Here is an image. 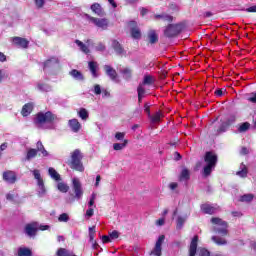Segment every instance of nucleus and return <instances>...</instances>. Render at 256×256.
I'll return each instance as SVG.
<instances>
[{"mask_svg": "<svg viewBox=\"0 0 256 256\" xmlns=\"http://www.w3.org/2000/svg\"><path fill=\"white\" fill-rule=\"evenodd\" d=\"M67 165L70 166V169L73 171H78L79 173H83L85 171V166H83V153L81 150L75 149L70 156V160L67 161Z\"/></svg>", "mask_w": 256, "mask_h": 256, "instance_id": "nucleus-1", "label": "nucleus"}, {"mask_svg": "<svg viewBox=\"0 0 256 256\" xmlns=\"http://www.w3.org/2000/svg\"><path fill=\"white\" fill-rule=\"evenodd\" d=\"M210 223L213 225V231L221 237H227L229 235V222L219 218L212 217Z\"/></svg>", "mask_w": 256, "mask_h": 256, "instance_id": "nucleus-2", "label": "nucleus"}, {"mask_svg": "<svg viewBox=\"0 0 256 256\" xmlns=\"http://www.w3.org/2000/svg\"><path fill=\"white\" fill-rule=\"evenodd\" d=\"M204 161L206 163V166L203 168L202 174L204 177H209V175L213 173V169L217 167V161H218L217 154L211 151L206 152L204 156Z\"/></svg>", "mask_w": 256, "mask_h": 256, "instance_id": "nucleus-3", "label": "nucleus"}, {"mask_svg": "<svg viewBox=\"0 0 256 256\" xmlns=\"http://www.w3.org/2000/svg\"><path fill=\"white\" fill-rule=\"evenodd\" d=\"M57 119V115L53 114L51 111L47 112H38L34 118L35 125H45L47 124H53L55 123V120Z\"/></svg>", "mask_w": 256, "mask_h": 256, "instance_id": "nucleus-4", "label": "nucleus"}, {"mask_svg": "<svg viewBox=\"0 0 256 256\" xmlns=\"http://www.w3.org/2000/svg\"><path fill=\"white\" fill-rule=\"evenodd\" d=\"M72 190L74 194H70V203L79 201L81 197H83V186L81 185V181H79V179L74 178L72 180Z\"/></svg>", "mask_w": 256, "mask_h": 256, "instance_id": "nucleus-5", "label": "nucleus"}, {"mask_svg": "<svg viewBox=\"0 0 256 256\" xmlns=\"http://www.w3.org/2000/svg\"><path fill=\"white\" fill-rule=\"evenodd\" d=\"M85 17L96 27L102 29V31H107V29H109V20L107 18H95L89 14H85Z\"/></svg>", "mask_w": 256, "mask_h": 256, "instance_id": "nucleus-6", "label": "nucleus"}, {"mask_svg": "<svg viewBox=\"0 0 256 256\" xmlns=\"http://www.w3.org/2000/svg\"><path fill=\"white\" fill-rule=\"evenodd\" d=\"M183 31V25L182 24H170L166 27L164 30L165 37H177L179 33Z\"/></svg>", "mask_w": 256, "mask_h": 256, "instance_id": "nucleus-7", "label": "nucleus"}, {"mask_svg": "<svg viewBox=\"0 0 256 256\" xmlns=\"http://www.w3.org/2000/svg\"><path fill=\"white\" fill-rule=\"evenodd\" d=\"M163 243H165V235H160L155 243V246L151 252V255H155V256H161L163 255L162 251V245Z\"/></svg>", "mask_w": 256, "mask_h": 256, "instance_id": "nucleus-8", "label": "nucleus"}, {"mask_svg": "<svg viewBox=\"0 0 256 256\" xmlns=\"http://www.w3.org/2000/svg\"><path fill=\"white\" fill-rule=\"evenodd\" d=\"M2 179L10 185H15V183H17V174L15 173V171L11 170L4 171L2 174Z\"/></svg>", "mask_w": 256, "mask_h": 256, "instance_id": "nucleus-9", "label": "nucleus"}, {"mask_svg": "<svg viewBox=\"0 0 256 256\" xmlns=\"http://www.w3.org/2000/svg\"><path fill=\"white\" fill-rule=\"evenodd\" d=\"M111 47L119 57H125L127 55V51H125V48H123L119 41L112 40Z\"/></svg>", "mask_w": 256, "mask_h": 256, "instance_id": "nucleus-10", "label": "nucleus"}, {"mask_svg": "<svg viewBox=\"0 0 256 256\" xmlns=\"http://www.w3.org/2000/svg\"><path fill=\"white\" fill-rule=\"evenodd\" d=\"M199 245V236L195 235L189 245L188 248V255L189 256H196L197 255V247Z\"/></svg>", "mask_w": 256, "mask_h": 256, "instance_id": "nucleus-11", "label": "nucleus"}, {"mask_svg": "<svg viewBox=\"0 0 256 256\" xmlns=\"http://www.w3.org/2000/svg\"><path fill=\"white\" fill-rule=\"evenodd\" d=\"M200 209L202 213H204V215H215L219 210V207H215L211 204L205 203L200 206Z\"/></svg>", "mask_w": 256, "mask_h": 256, "instance_id": "nucleus-12", "label": "nucleus"}, {"mask_svg": "<svg viewBox=\"0 0 256 256\" xmlns=\"http://www.w3.org/2000/svg\"><path fill=\"white\" fill-rule=\"evenodd\" d=\"M12 43L16 45V47H20V49H27L29 47V40L21 37H13Z\"/></svg>", "mask_w": 256, "mask_h": 256, "instance_id": "nucleus-13", "label": "nucleus"}, {"mask_svg": "<svg viewBox=\"0 0 256 256\" xmlns=\"http://www.w3.org/2000/svg\"><path fill=\"white\" fill-rule=\"evenodd\" d=\"M128 26L130 27L132 38L133 39H141V30H139V28H137V22L130 21L128 23Z\"/></svg>", "mask_w": 256, "mask_h": 256, "instance_id": "nucleus-14", "label": "nucleus"}, {"mask_svg": "<svg viewBox=\"0 0 256 256\" xmlns=\"http://www.w3.org/2000/svg\"><path fill=\"white\" fill-rule=\"evenodd\" d=\"M34 179L37 181V185L42 193H45V182L41 177V172L37 169L33 170Z\"/></svg>", "mask_w": 256, "mask_h": 256, "instance_id": "nucleus-15", "label": "nucleus"}, {"mask_svg": "<svg viewBox=\"0 0 256 256\" xmlns=\"http://www.w3.org/2000/svg\"><path fill=\"white\" fill-rule=\"evenodd\" d=\"M37 231V222L26 224L25 233L28 235V237H35V235H37Z\"/></svg>", "mask_w": 256, "mask_h": 256, "instance_id": "nucleus-16", "label": "nucleus"}, {"mask_svg": "<svg viewBox=\"0 0 256 256\" xmlns=\"http://www.w3.org/2000/svg\"><path fill=\"white\" fill-rule=\"evenodd\" d=\"M68 125L73 133H79L81 131V123L76 118L69 120Z\"/></svg>", "mask_w": 256, "mask_h": 256, "instance_id": "nucleus-17", "label": "nucleus"}, {"mask_svg": "<svg viewBox=\"0 0 256 256\" xmlns=\"http://www.w3.org/2000/svg\"><path fill=\"white\" fill-rule=\"evenodd\" d=\"M33 113V103H26L21 110V115L23 117H29Z\"/></svg>", "mask_w": 256, "mask_h": 256, "instance_id": "nucleus-18", "label": "nucleus"}, {"mask_svg": "<svg viewBox=\"0 0 256 256\" xmlns=\"http://www.w3.org/2000/svg\"><path fill=\"white\" fill-rule=\"evenodd\" d=\"M91 11L95 13V15H98V17H103L105 15V11H103V8L101 7V4L94 3L91 5Z\"/></svg>", "mask_w": 256, "mask_h": 256, "instance_id": "nucleus-19", "label": "nucleus"}, {"mask_svg": "<svg viewBox=\"0 0 256 256\" xmlns=\"http://www.w3.org/2000/svg\"><path fill=\"white\" fill-rule=\"evenodd\" d=\"M57 256H77L73 251L66 248H59L56 252Z\"/></svg>", "mask_w": 256, "mask_h": 256, "instance_id": "nucleus-20", "label": "nucleus"}, {"mask_svg": "<svg viewBox=\"0 0 256 256\" xmlns=\"http://www.w3.org/2000/svg\"><path fill=\"white\" fill-rule=\"evenodd\" d=\"M148 41L152 45L157 43V41H159V36L157 35V32H155V30H150L148 32Z\"/></svg>", "mask_w": 256, "mask_h": 256, "instance_id": "nucleus-21", "label": "nucleus"}, {"mask_svg": "<svg viewBox=\"0 0 256 256\" xmlns=\"http://www.w3.org/2000/svg\"><path fill=\"white\" fill-rule=\"evenodd\" d=\"M191 179V172H189V169L184 168L179 176V181H189Z\"/></svg>", "mask_w": 256, "mask_h": 256, "instance_id": "nucleus-22", "label": "nucleus"}, {"mask_svg": "<svg viewBox=\"0 0 256 256\" xmlns=\"http://www.w3.org/2000/svg\"><path fill=\"white\" fill-rule=\"evenodd\" d=\"M75 43L79 47L80 51H82V53H85L86 55H89L90 50H89V46L88 45H86L85 43L81 42V40H76Z\"/></svg>", "mask_w": 256, "mask_h": 256, "instance_id": "nucleus-23", "label": "nucleus"}, {"mask_svg": "<svg viewBox=\"0 0 256 256\" xmlns=\"http://www.w3.org/2000/svg\"><path fill=\"white\" fill-rule=\"evenodd\" d=\"M128 143H129V140L127 139L123 140V143H114L113 149L114 151H123V149L127 147Z\"/></svg>", "mask_w": 256, "mask_h": 256, "instance_id": "nucleus-24", "label": "nucleus"}, {"mask_svg": "<svg viewBox=\"0 0 256 256\" xmlns=\"http://www.w3.org/2000/svg\"><path fill=\"white\" fill-rule=\"evenodd\" d=\"M148 117L151 120V123H159V121H161V117H163V113L159 110L154 115L150 114Z\"/></svg>", "mask_w": 256, "mask_h": 256, "instance_id": "nucleus-25", "label": "nucleus"}, {"mask_svg": "<svg viewBox=\"0 0 256 256\" xmlns=\"http://www.w3.org/2000/svg\"><path fill=\"white\" fill-rule=\"evenodd\" d=\"M255 199V195L253 194H244L240 196L239 201L240 203H251Z\"/></svg>", "mask_w": 256, "mask_h": 256, "instance_id": "nucleus-26", "label": "nucleus"}, {"mask_svg": "<svg viewBox=\"0 0 256 256\" xmlns=\"http://www.w3.org/2000/svg\"><path fill=\"white\" fill-rule=\"evenodd\" d=\"M155 19H161L162 21H166L167 23H171L173 21V16L169 14H159L154 16Z\"/></svg>", "mask_w": 256, "mask_h": 256, "instance_id": "nucleus-27", "label": "nucleus"}, {"mask_svg": "<svg viewBox=\"0 0 256 256\" xmlns=\"http://www.w3.org/2000/svg\"><path fill=\"white\" fill-rule=\"evenodd\" d=\"M48 175H50V177L52 179H54L55 181H61V175H59V173H57V170H55V168H49Z\"/></svg>", "mask_w": 256, "mask_h": 256, "instance_id": "nucleus-28", "label": "nucleus"}, {"mask_svg": "<svg viewBox=\"0 0 256 256\" xmlns=\"http://www.w3.org/2000/svg\"><path fill=\"white\" fill-rule=\"evenodd\" d=\"M106 73L112 79V81H115L117 79V71L113 69L111 66L106 67Z\"/></svg>", "mask_w": 256, "mask_h": 256, "instance_id": "nucleus-29", "label": "nucleus"}, {"mask_svg": "<svg viewBox=\"0 0 256 256\" xmlns=\"http://www.w3.org/2000/svg\"><path fill=\"white\" fill-rule=\"evenodd\" d=\"M70 75L72 77H74V79H77L78 81H83V79H84L83 74L81 73V71H79L77 69H73L72 71H70Z\"/></svg>", "mask_w": 256, "mask_h": 256, "instance_id": "nucleus-30", "label": "nucleus"}, {"mask_svg": "<svg viewBox=\"0 0 256 256\" xmlns=\"http://www.w3.org/2000/svg\"><path fill=\"white\" fill-rule=\"evenodd\" d=\"M18 256H33V252L29 248H19Z\"/></svg>", "mask_w": 256, "mask_h": 256, "instance_id": "nucleus-31", "label": "nucleus"}, {"mask_svg": "<svg viewBox=\"0 0 256 256\" xmlns=\"http://www.w3.org/2000/svg\"><path fill=\"white\" fill-rule=\"evenodd\" d=\"M227 129H229V126L225 122H222L220 126L215 130V135H221V133H225Z\"/></svg>", "mask_w": 256, "mask_h": 256, "instance_id": "nucleus-32", "label": "nucleus"}, {"mask_svg": "<svg viewBox=\"0 0 256 256\" xmlns=\"http://www.w3.org/2000/svg\"><path fill=\"white\" fill-rule=\"evenodd\" d=\"M78 116L80 119H82V121H87V119H89V112L85 108H80Z\"/></svg>", "mask_w": 256, "mask_h": 256, "instance_id": "nucleus-33", "label": "nucleus"}, {"mask_svg": "<svg viewBox=\"0 0 256 256\" xmlns=\"http://www.w3.org/2000/svg\"><path fill=\"white\" fill-rule=\"evenodd\" d=\"M251 128V124L249 122H244L238 127L239 133H246Z\"/></svg>", "mask_w": 256, "mask_h": 256, "instance_id": "nucleus-34", "label": "nucleus"}, {"mask_svg": "<svg viewBox=\"0 0 256 256\" xmlns=\"http://www.w3.org/2000/svg\"><path fill=\"white\" fill-rule=\"evenodd\" d=\"M142 83L143 85H153L155 78L152 75H145Z\"/></svg>", "mask_w": 256, "mask_h": 256, "instance_id": "nucleus-35", "label": "nucleus"}, {"mask_svg": "<svg viewBox=\"0 0 256 256\" xmlns=\"http://www.w3.org/2000/svg\"><path fill=\"white\" fill-rule=\"evenodd\" d=\"M211 239L214 243H216V245H219V246L227 245V240L224 239V238H220V237H217V236H212Z\"/></svg>", "mask_w": 256, "mask_h": 256, "instance_id": "nucleus-36", "label": "nucleus"}, {"mask_svg": "<svg viewBox=\"0 0 256 256\" xmlns=\"http://www.w3.org/2000/svg\"><path fill=\"white\" fill-rule=\"evenodd\" d=\"M168 74H169V70L164 69L163 67L159 68L158 76H159V79H161V81H163L164 79H167Z\"/></svg>", "mask_w": 256, "mask_h": 256, "instance_id": "nucleus-37", "label": "nucleus"}, {"mask_svg": "<svg viewBox=\"0 0 256 256\" xmlns=\"http://www.w3.org/2000/svg\"><path fill=\"white\" fill-rule=\"evenodd\" d=\"M57 189L58 191H60L61 193H67L69 191V185L63 183V182H59L57 184Z\"/></svg>", "mask_w": 256, "mask_h": 256, "instance_id": "nucleus-38", "label": "nucleus"}, {"mask_svg": "<svg viewBox=\"0 0 256 256\" xmlns=\"http://www.w3.org/2000/svg\"><path fill=\"white\" fill-rule=\"evenodd\" d=\"M37 155V149L30 148L27 152L26 159L27 161H31V159H34V157Z\"/></svg>", "mask_w": 256, "mask_h": 256, "instance_id": "nucleus-39", "label": "nucleus"}, {"mask_svg": "<svg viewBox=\"0 0 256 256\" xmlns=\"http://www.w3.org/2000/svg\"><path fill=\"white\" fill-rule=\"evenodd\" d=\"M58 63H59V58L51 57L44 62V65H57Z\"/></svg>", "mask_w": 256, "mask_h": 256, "instance_id": "nucleus-40", "label": "nucleus"}, {"mask_svg": "<svg viewBox=\"0 0 256 256\" xmlns=\"http://www.w3.org/2000/svg\"><path fill=\"white\" fill-rule=\"evenodd\" d=\"M95 233H97V231L95 230V226H92L89 228V241L90 243H93V241L95 240Z\"/></svg>", "mask_w": 256, "mask_h": 256, "instance_id": "nucleus-41", "label": "nucleus"}, {"mask_svg": "<svg viewBox=\"0 0 256 256\" xmlns=\"http://www.w3.org/2000/svg\"><path fill=\"white\" fill-rule=\"evenodd\" d=\"M185 221H186L185 218L179 216L177 218V225H176L177 229H183V225H185Z\"/></svg>", "mask_w": 256, "mask_h": 256, "instance_id": "nucleus-42", "label": "nucleus"}, {"mask_svg": "<svg viewBox=\"0 0 256 256\" xmlns=\"http://www.w3.org/2000/svg\"><path fill=\"white\" fill-rule=\"evenodd\" d=\"M235 121H237V117L235 115H231L224 123L227 124L228 127H231Z\"/></svg>", "mask_w": 256, "mask_h": 256, "instance_id": "nucleus-43", "label": "nucleus"}, {"mask_svg": "<svg viewBox=\"0 0 256 256\" xmlns=\"http://www.w3.org/2000/svg\"><path fill=\"white\" fill-rule=\"evenodd\" d=\"M58 221H60V223H67V221H69V214H67V213H62V214L58 217Z\"/></svg>", "mask_w": 256, "mask_h": 256, "instance_id": "nucleus-44", "label": "nucleus"}, {"mask_svg": "<svg viewBox=\"0 0 256 256\" xmlns=\"http://www.w3.org/2000/svg\"><path fill=\"white\" fill-rule=\"evenodd\" d=\"M198 256H211V252L206 248H200L198 250Z\"/></svg>", "mask_w": 256, "mask_h": 256, "instance_id": "nucleus-45", "label": "nucleus"}, {"mask_svg": "<svg viewBox=\"0 0 256 256\" xmlns=\"http://www.w3.org/2000/svg\"><path fill=\"white\" fill-rule=\"evenodd\" d=\"M137 93H138V97L143 99L145 97V88H143V86H141V85L138 86Z\"/></svg>", "mask_w": 256, "mask_h": 256, "instance_id": "nucleus-46", "label": "nucleus"}, {"mask_svg": "<svg viewBox=\"0 0 256 256\" xmlns=\"http://www.w3.org/2000/svg\"><path fill=\"white\" fill-rule=\"evenodd\" d=\"M247 173H248L247 167L244 166V168L242 170L238 171L236 173V175H238L239 177L245 178V177H247Z\"/></svg>", "mask_w": 256, "mask_h": 256, "instance_id": "nucleus-47", "label": "nucleus"}, {"mask_svg": "<svg viewBox=\"0 0 256 256\" xmlns=\"http://www.w3.org/2000/svg\"><path fill=\"white\" fill-rule=\"evenodd\" d=\"M37 9H43L45 6V0H33Z\"/></svg>", "mask_w": 256, "mask_h": 256, "instance_id": "nucleus-48", "label": "nucleus"}, {"mask_svg": "<svg viewBox=\"0 0 256 256\" xmlns=\"http://www.w3.org/2000/svg\"><path fill=\"white\" fill-rule=\"evenodd\" d=\"M89 67H90V71L92 73V76L94 78L99 77V75L97 74V65H90Z\"/></svg>", "mask_w": 256, "mask_h": 256, "instance_id": "nucleus-49", "label": "nucleus"}, {"mask_svg": "<svg viewBox=\"0 0 256 256\" xmlns=\"http://www.w3.org/2000/svg\"><path fill=\"white\" fill-rule=\"evenodd\" d=\"M115 139H117V141H123V139H125V132H117L115 134Z\"/></svg>", "mask_w": 256, "mask_h": 256, "instance_id": "nucleus-50", "label": "nucleus"}, {"mask_svg": "<svg viewBox=\"0 0 256 256\" xmlns=\"http://www.w3.org/2000/svg\"><path fill=\"white\" fill-rule=\"evenodd\" d=\"M144 111L147 113L148 117H151V106L148 103L144 104Z\"/></svg>", "mask_w": 256, "mask_h": 256, "instance_id": "nucleus-51", "label": "nucleus"}, {"mask_svg": "<svg viewBox=\"0 0 256 256\" xmlns=\"http://www.w3.org/2000/svg\"><path fill=\"white\" fill-rule=\"evenodd\" d=\"M111 239H119V231L114 230L109 234Z\"/></svg>", "mask_w": 256, "mask_h": 256, "instance_id": "nucleus-52", "label": "nucleus"}, {"mask_svg": "<svg viewBox=\"0 0 256 256\" xmlns=\"http://www.w3.org/2000/svg\"><path fill=\"white\" fill-rule=\"evenodd\" d=\"M123 75H125L127 79H131V75H132L131 69H124Z\"/></svg>", "mask_w": 256, "mask_h": 256, "instance_id": "nucleus-53", "label": "nucleus"}, {"mask_svg": "<svg viewBox=\"0 0 256 256\" xmlns=\"http://www.w3.org/2000/svg\"><path fill=\"white\" fill-rule=\"evenodd\" d=\"M95 95H101V86L99 84L94 85Z\"/></svg>", "mask_w": 256, "mask_h": 256, "instance_id": "nucleus-54", "label": "nucleus"}, {"mask_svg": "<svg viewBox=\"0 0 256 256\" xmlns=\"http://www.w3.org/2000/svg\"><path fill=\"white\" fill-rule=\"evenodd\" d=\"M94 213L95 210L93 208H89L88 210H86V217L91 218L93 217Z\"/></svg>", "mask_w": 256, "mask_h": 256, "instance_id": "nucleus-55", "label": "nucleus"}, {"mask_svg": "<svg viewBox=\"0 0 256 256\" xmlns=\"http://www.w3.org/2000/svg\"><path fill=\"white\" fill-rule=\"evenodd\" d=\"M245 11L246 13H256V5L246 8Z\"/></svg>", "mask_w": 256, "mask_h": 256, "instance_id": "nucleus-56", "label": "nucleus"}, {"mask_svg": "<svg viewBox=\"0 0 256 256\" xmlns=\"http://www.w3.org/2000/svg\"><path fill=\"white\" fill-rule=\"evenodd\" d=\"M96 51H105V45L103 43H99L95 47Z\"/></svg>", "mask_w": 256, "mask_h": 256, "instance_id": "nucleus-57", "label": "nucleus"}, {"mask_svg": "<svg viewBox=\"0 0 256 256\" xmlns=\"http://www.w3.org/2000/svg\"><path fill=\"white\" fill-rule=\"evenodd\" d=\"M102 243H111V236L103 235Z\"/></svg>", "mask_w": 256, "mask_h": 256, "instance_id": "nucleus-58", "label": "nucleus"}, {"mask_svg": "<svg viewBox=\"0 0 256 256\" xmlns=\"http://www.w3.org/2000/svg\"><path fill=\"white\" fill-rule=\"evenodd\" d=\"M45 146H43V142H41V141H38L37 143H36V151H37V153L39 152V151H41V149H43Z\"/></svg>", "mask_w": 256, "mask_h": 256, "instance_id": "nucleus-59", "label": "nucleus"}, {"mask_svg": "<svg viewBox=\"0 0 256 256\" xmlns=\"http://www.w3.org/2000/svg\"><path fill=\"white\" fill-rule=\"evenodd\" d=\"M38 152L42 154V157L49 156V152H47V150L45 149V146L41 150H38Z\"/></svg>", "mask_w": 256, "mask_h": 256, "instance_id": "nucleus-60", "label": "nucleus"}, {"mask_svg": "<svg viewBox=\"0 0 256 256\" xmlns=\"http://www.w3.org/2000/svg\"><path fill=\"white\" fill-rule=\"evenodd\" d=\"M156 225H158L159 227H162V225H165V219L164 218H159L156 221Z\"/></svg>", "mask_w": 256, "mask_h": 256, "instance_id": "nucleus-61", "label": "nucleus"}, {"mask_svg": "<svg viewBox=\"0 0 256 256\" xmlns=\"http://www.w3.org/2000/svg\"><path fill=\"white\" fill-rule=\"evenodd\" d=\"M179 187V184H177V182H172L170 183L169 185V188L172 190V191H175V189Z\"/></svg>", "mask_w": 256, "mask_h": 256, "instance_id": "nucleus-62", "label": "nucleus"}, {"mask_svg": "<svg viewBox=\"0 0 256 256\" xmlns=\"http://www.w3.org/2000/svg\"><path fill=\"white\" fill-rule=\"evenodd\" d=\"M231 215H233V217H242L243 214L239 211H232Z\"/></svg>", "mask_w": 256, "mask_h": 256, "instance_id": "nucleus-63", "label": "nucleus"}, {"mask_svg": "<svg viewBox=\"0 0 256 256\" xmlns=\"http://www.w3.org/2000/svg\"><path fill=\"white\" fill-rule=\"evenodd\" d=\"M248 101H250V103H256V93H254L252 97L248 98Z\"/></svg>", "mask_w": 256, "mask_h": 256, "instance_id": "nucleus-64", "label": "nucleus"}]
</instances>
